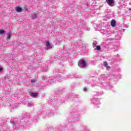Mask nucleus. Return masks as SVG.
Segmentation results:
<instances>
[{"mask_svg": "<svg viewBox=\"0 0 131 131\" xmlns=\"http://www.w3.org/2000/svg\"><path fill=\"white\" fill-rule=\"evenodd\" d=\"M11 39V34H7L6 39Z\"/></svg>", "mask_w": 131, "mask_h": 131, "instance_id": "423d86ee", "label": "nucleus"}, {"mask_svg": "<svg viewBox=\"0 0 131 131\" xmlns=\"http://www.w3.org/2000/svg\"><path fill=\"white\" fill-rule=\"evenodd\" d=\"M31 83H33V84H35V82H36V79H34L31 80Z\"/></svg>", "mask_w": 131, "mask_h": 131, "instance_id": "0eeeda50", "label": "nucleus"}, {"mask_svg": "<svg viewBox=\"0 0 131 131\" xmlns=\"http://www.w3.org/2000/svg\"><path fill=\"white\" fill-rule=\"evenodd\" d=\"M96 47H97V42L95 41L93 43V48H96Z\"/></svg>", "mask_w": 131, "mask_h": 131, "instance_id": "1a4fd4ad", "label": "nucleus"}, {"mask_svg": "<svg viewBox=\"0 0 131 131\" xmlns=\"http://www.w3.org/2000/svg\"><path fill=\"white\" fill-rule=\"evenodd\" d=\"M15 11L18 13H20V12H22V8L19 7H15Z\"/></svg>", "mask_w": 131, "mask_h": 131, "instance_id": "39448f33", "label": "nucleus"}, {"mask_svg": "<svg viewBox=\"0 0 131 131\" xmlns=\"http://www.w3.org/2000/svg\"><path fill=\"white\" fill-rule=\"evenodd\" d=\"M83 92H86V91H88V90L86 89V88H84L83 89Z\"/></svg>", "mask_w": 131, "mask_h": 131, "instance_id": "4468645a", "label": "nucleus"}, {"mask_svg": "<svg viewBox=\"0 0 131 131\" xmlns=\"http://www.w3.org/2000/svg\"><path fill=\"white\" fill-rule=\"evenodd\" d=\"M106 3L110 7H113L114 6V0H106Z\"/></svg>", "mask_w": 131, "mask_h": 131, "instance_id": "7ed1b4c3", "label": "nucleus"}, {"mask_svg": "<svg viewBox=\"0 0 131 131\" xmlns=\"http://www.w3.org/2000/svg\"><path fill=\"white\" fill-rule=\"evenodd\" d=\"M29 96H31L32 98H36L38 96V93H36L34 91H30L29 92Z\"/></svg>", "mask_w": 131, "mask_h": 131, "instance_id": "f03ea898", "label": "nucleus"}, {"mask_svg": "<svg viewBox=\"0 0 131 131\" xmlns=\"http://www.w3.org/2000/svg\"><path fill=\"white\" fill-rule=\"evenodd\" d=\"M78 65L79 67H80V65H81V66L83 68H84L86 66V62H85V60L80 59L78 62Z\"/></svg>", "mask_w": 131, "mask_h": 131, "instance_id": "f257e3e1", "label": "nucleus"}, {"mask_svg": "<svg viewBox=\"0 0 131 131\" xmlns=\"http://www.w3.org/2000/svg\"><path fill=\"white\" fill-rule=\"evenodd\" d=\"M4 33H5V30H0V34L2 35V34H4Z\"/></svg>", "mask_w": 131, "mask_h": 131, "instance_id": "9d476101", "label": "nucleus"}, {"mask_svg": "<svg viewBox=\"0 0 131 131\" xmlns=\"http://www.w3.org/2000/svg\"><path fill=\"white\" fill-rule=\"evenodd\" d=\"M4 69L3 68H0V71H2Z\"/></svg>", "mask_w": 131, "mask_h": 131, "instance_id": "2eb2a0df", "label": "nucleus"}, {"mask_svg": "<svg viewBox=\"0 0 131 131\" xmlns=\"http://www.w3.org/2000/svg\"><path fill=\"white\" fill-rule=\"evenodd\" d=\"M103 65H104V67H106L107 65H108V63H107L106 61H105L103 63Z\"/></svg>", "mask_w": 131, "mask_h": 131, "instance_id": "f8f14e48", "label": "nucleus"}, {"mask_svg": "<svg viewBox=\"0 0 131 131\" xmlns=\"http://www.w3.org/2000/svg\"><path fill=\"white\" fill-rule=\"evenodd\" d=\"M116 24V21L115 19L112 20L111 21V25L112 27H115V25Z\"/></svg>", "mask_w": 131, "mask_h": 131, "instance_id": "20e7f679", "label": "nucleus"}, {"mask_svg": "<svg viewBox=\"0 0 131 131\" xmlns=\"http://www.w3.org/2000/svg\"><path fill=\"white\" fill-rule=\"evenodd\" d=\"M46 47H50L51 44L49 41H47L46 42Z\"/></svg>", "mask_w": 131, "mask_h": 131, "instance_id": "6e6552de", "label": "nucleus"}, {"mask_svg": "<svg viewBox=\"0 0 131 131\" xmlns=\"http://www.w3.org/2000/svg\"><path fill=\"white\" fill-rule=\"evenodd\" d=\"M96 49L97 51H100L101 50V46H96Z\"/></svg>", "mask_w": 131, "mask_h": 131, "instance_id": "9b49d317", "label": "nucleus"}, {"mask_svg": "<svg viewBox=\"0 0 131 131\" xmlns=\"http://www.w3.org/2000/svg\"><path fill=\"white\" fill-rule=\"evenodd\" d=\"M32 18L33 19H36V18H37V15H34L33 16Z\"/></svg>", "mask_w": 131, "mask_h": 131, "instance_id": "ddd939ff", "label": "nucleus"}]
</instances>
